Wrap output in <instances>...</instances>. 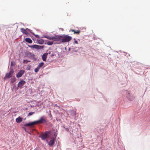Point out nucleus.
I'll return each instance as SVG.
<instances>
[{
	"label": "nucleus",
	"mask_w": 150,
	"mask_h": 150,
	"mask_svg": "<svg viewBox=\"0 0 150 150\" xmlns=\"http://www.w3.org/2000/svg\"><path fill=\"white\" fill-rule=\"evenodd\" d=\"M39 137L41 138L42 140H44L48 137V134L47 132H45L41 134Z\"/></svg>",
	"instance_id": "obj_5"
},
{
	"label": "nucleus",
	"mask_w": 150,
	"mask_h": 150,
	"mask_svg": "<svg viewBox=\"0 0 150 150\" xmlns=\"http://www.w3.org/2000/svg\"><path fill=\"white\" fill-rule=\"evenodd\" d=\"M34 113V112H30L29 113V114H28V116H30L31 115H32L33 113Z\"/></svg>",
	"instance_id": "obj_22"
},
{
	"label": "nucleus",
	"mask_w": 150,
	"mask_h": 150,
	"mask_svg": "<svg viewBox=\"0 0 150 150\" xmlns=\"http://www.w3.org/2000/svg\"><path fill=\"white\" fill-rule=\"evenodd\" d=\"M26 83L25 81L22 80L19 82L18 84V87L19 88H21Z\"/></svg>",
	"instance_id": "obj_7"
},
{
	"label": "nucleus",
	"mask_w": 150,
	"mask_h": 150,
	"mask_svg": "<svg viewBox=\"0 0 150 150\" xmlns=\"http://www.w3.org/2000/svg\"><path fill=\"white\" fill-rule=\"evenodd\" d=\"M13 61H12V62H11V66H12V64H13L12 63H13Z\"/></svg>",
	"instance_id": "obj_27"
},
{
	"label": "nucleus",
	"mask_w": 150,
	"mask_h": 150,
	"mask_svg": "<svg viewBox=\"0 0 150 150\" xmlns=\"http://www.w3.org/2000/svg\"><path fill=\"white\" fill-rule=\"evenodd\" d=\"M81 31L80 30H77L76 31H75L74 33V34L76 33L77 34H79L80 33Z\"/></svg>",
	"instance_id": "obj_20"
},
{
	"label": "nucleus",
	"mask_w": 150,
	"mask_h": 150,
	"mask_svg": "<svg viewBox=\"0 0 150 150\" xmlns=\"http://www.w3.org/2000/svg\"><path fill=\"white\" fill-rule=\"evenodd\" d=\"M29 47L31 48H33L37 49H40L43 48V47L42 46L38 45H33L28 46Z\"/></svg>",
	"instance_id": "obj_6"
},
{
	"label": "nucleus",
	"mask_w": 150,
	"mask_h": 150,
	"mask_svg": "<svg viewBox=\"0 0 150 150\" xmlns=\"http://www.w3.org/2000/svg\"><path fill=\"white\" fill-rule=\"evenodd\" d=\"M75 31H76L74 30H70V31H69L70 32L71 31L72 32H74H74Z\"/></svg>",
	"instance_id": "obj_24"
},
{
	"label": "nucleus",
	"mask_w": 150,
	"mask_h": 150,
	"mask_svg": "<svg viewBox=\"0 0 150 150\" xmlns=\"http://www.w3.org/2000/svg\"><path fill=\"white\" fill-rule=\"evenodd\" d=\"M24 71L23 70H21L19 71L17 74L16 75V77L18 78L21 77L24 73Z\"/></svg>",
	"instance_id": "obj_8"
},
{
	"label": "nucleus",
	"mask_w": 150,
	"mask_h": 150,
	"mask_svg": "<svg viewBox=\"0 0 150 150\" xmlns=\"http://www.w3.org/2000/svg\"><path fill=\"white\" fill-rule=\"evenodd\" d=\"M55 140V139L53 138L52 139L50 140L49 143V145L51 146H53L54 144Z\"/></svg>",
	"instance_id": "obj_10"
},
{
	"label": "nucleus",
	"mask_w": 150,
	"mask_h": 150,
	"mask_svg": "<svg viewBox=\"0 0 150 150\" xmlns=\"http://www.w3.org/2000/svg\"><path fill=\"white\" fill-rule=\"evenodd\" d=\"M127 94H128V95H130V93H129V92H127Z\"/></svg>",
	"instance_id": "obj_26"
},
{
	"label": "nucleus",
	"mask_w": 150,
	"mask_h": 150,
	"mask_svg": "<svg viewBox=\"0 0 150 150\" xmlns=\"http://www.w3.org/2000/svg\"><path fill=\"white\" fill-rule=\"evenodd\" d=\"M72 37L68 35H57V41H60L61 43L68 42L72 39Z\"/></svg>",
	"instance_id": "obj_1"
},
{
	"label": "nucleus",
	"mask_w": 150,
	"mask_h": 150,
	"mask_svg": "<svg viewBox=\"0 0 150 150\" xmlns=\"http://www.w3.org/2000/svg\"><path fill=\"white\" fill-rule=\"evenodd\" d=\"M49 40H52L54 41H57V35L55 36L52 37L49 35L45 36L44 37Z\"/></svg>",
	"instance_id": "obj_3"
},
{
	"label": "nucleus",
	"mask_w": 150,
	"mask_h": 150,
	"mask_svg": "<svg viewBox=\"0 0 150 150\" xmlns=\"http://www.w3.org/2000/svg\"><path fill=\"white\" fill-rule=\"evenodd\" d=\"M16 120L17 122L20 123L22 121L23 118L19 117L16 119Z\"/></svg>",
	"instance_id": "obj_12"
},
{
	"label": "nucleus",
	"mask_w": 150,
	"mask_h": 150,
	"mask_svg": "<svg viewBox=\"0 0 150 150\" xmlns=\"http://www.w3.org/2000/svg\"><path fill=\"white\" fill-rule=\"evenodd\" d=\"M44 65V63L43 62H41L38 65V67L39 68H40L41 67H42L43 65Z\"/></svg>",
	"instance_id": "obj_15"
},
{
	"label": "nucleus",
	"mask_w": 150,
	"mask_h": 150,
	"mask_svg": "<svg viewBox=\"0 0 150 150\" xmlns=\"http://www.w3.org/2000/svg\"><path fill=\"white\" fill-rule=\"evenodd\" d=\"M44 40H39L38 41V42L39 44H42L44 43Z\"/></svg>",
	"instance_id": "obj_17"
},
{
	"label": "nucleus",
	"mask_w": 150,
	"mask_h": 150,
	"mask_svg": "<svg viewBox=\"0 0 150 150\" xmlns=\"http://www.w3.org/2000/svg\"><path fill=\"white\" fill-rule=\"evenodd\" d=\"M28 56L30 58H34L35 55L34 54L31 53L30 52H28L27 53Z\"/></svg>",
	"instance_id": "obj_11"
},
{
	"label": "nucleus",
	"mask_w": 150,
	"mask_h": 150,
	"mask_svg": "<svg viewBox=\"0 0 150 150\" xmlns=\"http://www.w3.org/2000/svg\"><path fill=\"white\" fill-rule=\"evenodd\" d=\"M25 41L28 43H31L32 42V40L29 38H26L25 39Z\"/></svg>",
	"instance_id": "obj_13"
},
{
	"label": "nucleus",
	"mask_w": 150,
	"mask_h": 150,
	"mask_svg": "<svg viewBox=\"0 0 150 150\" xmlns=\"http://www.w3.org/2000/svg\"><path fill=\"white\" fill-rule=\"evenodd\" d=\"M32 33L35 36L36 38H40L39 36L38 35L35 34L33 33Z\"/></svg>",
	"instance_id": "obj_23"
},
{
	"label": "nucleus",
	"mask_w": 150,
	"mask_h": 150,
	"mask_svg": "<svg viewBox=\"0 0 150 150\" xmlns=\"http://www.w3.org/2000/svg\"><path fill=\"white\" fill-rule=\"evenodd\" d=\"M53 44V42L52 41H48L47 42V44L48 45H52Z\"/></svg>",
	"instance_id": "obj_19"
},
{
	"label": "nucleus",
	"mask_w": 150,
	"mask_h": 150,
	"mask_svg": "<svg viewBox=\"0 0 150 150\" xmlns=\"http://www.w3.org/2000/svg\"><path fill=\"white\" fill-rule=\"evenodd\" d=\"M74 43L76 44H77L78 43V41L77 40H75L74 41Z\"/></svg>",
	"instance_id": "obj_25"
},
{
	"label": "nucleus",
	"mask_w": 150,
	"mask_h": 150,
	"mask_svg": "<svg viewBox=\"0 0 150 150\" xmlns=\"http://www.w3.org/2000/svg\"><path fill=\"white\" fill-rule=\"evenodd\" d=\"M46 122V119L44 117H41L38 120H37L33 122L27 123L24 125L25 127H28L30 126H33L35 125L40 124H43Z\"/></svg>",
	"instance_id": "obj_2"
},
{
	"label": "nucleus",
	"mask_w": 150,
	"mask_h": 150,
	"mask_svg": "<svg viewBox=\"0 0 150 150\" xmlns=\"http://www.w3.org/2000/svg\"><path fill=\"white\" fill-rule=\"evenodd\" d=\"M21 32H22L23 34H25L26 35H27L28 34V32L23 28H21Z\"/></svg>",
	"instance_id": "obj_14"
},
{
	"label": "nucleus",
	"mask_w": 150,
	"mask_h": 150,
	"mask_svg": "<svg viewBox=\"0 0 150 150\" xmlns=\"http://www.w3.org/2000/svg\"><path fill=\"white\" fill-rule=\"evenodd\" d=\"M40 69V68H39L38 67H37V68L35 69V72L36 73L38 72L39 71Z\"/></svg>",
	"instance_id": "obj_18"
},
{
	"label": "nucleus",
	"mask_w": 150,
	"mask_h": 150,
	"mask_svg": "<svg viewBox=\"0 0 150 150\" xmlns=\"http://www.w3.org/2000/svg\"><path fill=\"white\" fill-rule=\"evenodd\" d=\"M30 61H28L27 60H24L23 61V63L24 64H27L28 62H30Z\"/></svg>",
	"instance_id": "obj_21"
},
{
	"label": "nucleus",
	"mask_w": 150,
	"mask_h": 150,
	"mask_svg": "<svg viewBox=\"0 0 150 150\" xmlns=\"http://www.w3.org/2000/svg\"><path fill=\"white\" fill-rule=\"evenodd\" d=\"M16 81V78L15 76L12 78L11 79V82L12 83H14Z\"/></svg>",
	"instance_id": "obj_16"
},
{
	"label": "nucleus",
	"mask_w": 150,
	"mask_h": 150,
	"mask_svg": "<svg viewBox=\"0 0 150 150\" xmlns=\"http://www.w3.org/2000/svg\"><path fill=\"white\" fill-rule=\"evenodd\" d=\"M48 55V53H47L44 54L42 57V59L44 61H46Z\"/></svg>",
	"instance_id": "obj_9"
},
{
	"label": "nucleus",
	"mask_w": 150,
	"mask_h": 150,
	"mask_svg": "<svg viewBox=\"0 0 150 150\" xmlns=\"http://www.w3.org/2000/svg\"><path fill=\"white\" fill-rule=\"evenodd\" d=\"M14 71L13 69L11 70L8 73L6 74L4 77V79L5 80L6 78H9L11 77Z\"/></svg>",
	"instance_id": "obj_4"
}]
</instances>
